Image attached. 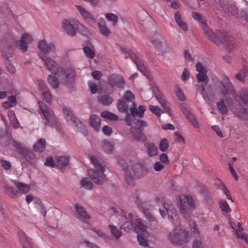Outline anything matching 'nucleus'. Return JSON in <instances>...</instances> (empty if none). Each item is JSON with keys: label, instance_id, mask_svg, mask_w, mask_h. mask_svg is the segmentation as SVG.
<instances>
[{"label": "nucleus", "instance_id": "nucleus-42", "mask_svg": "<svg viewBox=\"0 0 248 248\" xmlns=\"http://www.w3.org/2000/svg\"><path fill=\"white\" fill-rule=\"evenodd\" d=\"M238 225L239 228L236 231V232L237 233V237L244 240L248 245V235L244 232L241 233V232L243 231V228L242 227V225L240 223H238Z\"/></svg>", "mask_w": 248, "mask_h": 248}, {"label": "nucleus", "instance_id": "nucleus-25", "mask_svg": "<svg viewBox=\"0 0 248 248\" xmlns=\"http://www.w3.org/2000/svg\"><path fill=\"white\" fill-rule=\"evenodd\" d=\"M39 113L42 114L48 123L52 124L55 122V115L52 109H40Z\"/></svg>", "mask_w": 248, "mask_h": 248}, {"label": "nucleus", "instance_id": "nucleus-31", "mask_svg": "<svg viewBox=\"0 0 248 248\" xmlns=\"http://www.w3.org/2000/svg\"><path fill=\"white\" fill-rule=\"evenodd\" d=\"M46 140L45 139H40L33 146L34 150L36 152L41 153L43 152L46 148Z\"/></svg>", "mask_w": 248, "mask_h": 248}, {"label": "nucleus", "instance_id": "nucleus-53", "mask_svg": "<svg viewBox=\"0 0 248 248\" xmlns=\"http://www.w3.org/2000/svg\"><path fill=\"white\" fill-rule=\"evenodd\" d=\"M78 248H99L98 246L93 243L85 241L79 244Z\"/></svg>", "mask_w": 248, "mask_h": 248}, {"label": "nucleus", "instance_id": "nucleus-54", "mask_svg": "<svg viewBox=\"0 0 248 248\" xmlns=\"http://www.w3.org/2000/svg\"><path fill=\"white\" fill-rule=\"evenodd\" d=\"M192 248H204V245L200 237L195 238L193 241Z\"/></svg>", "mask_w": 248, "mask_h": 248}, {"label": "nucleus", "instance_id": "nucleus-30", "mask_svg": "<svg viewBox=\"0 0 248 248\" xmlns=\"http://www.w3.org/2000/svg\"><path fill=\"white\" fill-rule=\"evenodd\" d=\"M248 73V68L247 65H244L243 68L235 75V78L240 82H244Z\"/></svg>", "mask_w": 248, "mask_h": 248}, {"label": "nucleus", "instance_id": "nucleus-57", "mask_svg": "<svg viewBox=\"0 0 248 248\" xmlns=\"http://www.w3.org/2000/svg\"><path fill=\"white\" fill-rule=\"evenodd\" d=\"M219 206L222 211L226 212L227 213L230 212L231 209L229 207L228 204L226 202V201L224 200H222L219 202Z\"/></svg>", "mask_w": 248, "mask_h": 248}, {"label": "nucleus", "instance_id": "nucleus-28", "mask_svg": "<svg viewBox=\"0 0 248 248\" xmlns=\"http://www.w3.org/2000/svg\"><path fill=\"white\" fill-rule=\"evenodd\" d=\"M130 130L132 136L135 140L139 141L144 140H145V137L141 132V129L132 126Z\"/></svg>", "mask_w": 248, "mask_h": 248}, {"label": "nucleus", "instance_id": "nucleus-22", "mask_svg": "<svg viewBox=\"0 0 248 248\" xmlns=\"http://www.w3.org/2000/svg\"><path fill=\"white\" fill-rule=\"evenodd\" d=\"M4 193L12 198H17L19 196V192L16 188L10 186L8 184L3 186Z\"/></svg>", "mask_w": 248, "mask_h": 248}, {"label": "nucleus", "instance_id": "nucleus-43", "mask_svg": "<svg viewBox=\"0 0 248 248\" xmlns=\"http://www.w3.org/2000/svg\"><path fill=\"white\" fill-rule=\"evenodd\" d=\"M153 43L156 48L163 50L166 47L165 41L163 39H156L153 40Z\"/></svg>", "mask_w": 248, "mask_h": 248}, {"label": "nucleus", "instance_id": "nucleus-17", "mask_svg": "<svg viewBox=\"0 0 248 248\" xmlns=\"http://www.w3.org/2000/svg\"><path fill=\"white\" fill-rule=\"evenodd\" d=\"M38 46L42 53L39 54L46 56L51 52L55 50V46L53 43H47L46 40L40 41L38 43Z\"/></svg>", "mask_w": 248, "mask_h": 248}, {"label": "nucleus", "instance_id": "nucleus-64", "mask_svg": "<svg viewBox=\"0 0 248 248\" xmlns=\"http://www.w3.org/2000/svg\"><path fill=\"white\" fill-rule=\"evenodd\" d=\"M36 203L38 204V208L39 209L41 213L43 214L44 217H45L46 215V211L45 207L44 206L42 201L40 200H38Z\"/></svg>", "mask_w": 248, "mask_h": 248}, {"label": "nucleus", "instance_id": "nucleus-9", "mask_svg": "<svg viewBox=\"0 0 248 248\" xmlns=\"http://www.w3.org/2000/svg\"><path fill=\"white\" fill-rule=\"evenodd\" d=\"M63 113L64 114L66 120L70 122L72 124H74L75 126L77 127V131L80 132L83 135H85L87 133V130L80 120L72 112L71 109H63Z\"/></svg>", "mask_w": 248, "mask_h": 248}, {"label": "nucleus", "instance_id": "nucleus-12", "mask_svg": "<svg viewBox=\"0 0 248 248\" xmlns=\"http://www.w3.org/2000/svg\"><path fill=\"white\" fill-rule=\"evenodd\" d=\"M180 210L181 214H185L188 211L194 208V204L191 197L182 196L180 198Z\"/></svg>", "mask_w": 248, "mask_h": 248}, {"label": "nucleus", "instance_id": "nucleus-63", "mask_svg": "<svg viewBox=\"0 0 248 248\" xmlns=\"http://www.w3.org/2000/svg\"><path fill=\"white\" fill-rule=\"evenodd\" d=\"M134 124L138 126L137 128H139L141 130H142L144 127L147 126V123L146 121L139 119L136 120Z\"/></svg>", "mask_w": 248, "mask_h": 248}, {"label": "nucleus", "instance_id": "nucleus-23", "mask_svg": "<svg viewBox=\"0 0 248 248\" xmlns=\"http://www.w3.org/2000/svg\"><path fill=\"white\" fill-rule=\"evenodd\" d=\"M18 234L22 248H33L30 239L24 232L19 231Z\"/></svg>", "mask_w": 248, "mask_h": 248}, {"label": "nucleus", "instance_id": "nucleus-29", "mask_svg": "<svg viewBox=\"0 0 248 248\" xmlns=\"http://www.w3.org/2000/svg\"><path fill=\"white\" fill-rule=\"evenodd\" d=\"M113 98L108 94H103L97 96L99 103L106 106H108L112 103Z\"/></svg>", "mask_w": 248, "mask_h": 248}, {"label": "nucleus", "instance_id": "nucleus-16", "mask_svg": "<svg viewBox=\"0 0 248 248\" xmlns=\"http://www.w3.org/2000/svg\"><path fill=\"white\" fill-rule=\"evenodd\" d=\"M31 41L32 38L31 36L29 34L25 33L21 36L20 40L16 42V45L21 51L25 52L28 50V44L31 42Z\"/></svg>", "mask_w": 248, "mask_h": 248}, {"label": "nucleus", "instance_id": "nucleus-47", "mask_svg": "<svg viewBox=\"0 0 248 248\" xmlns=\"http://www.w3.org/2000/svg\"><path fill=\"white\" fill-rule=\"evenodd\" d=\"M48 83L53 88H57L59 87V83L58 79L53 75H49L47 78Z\"/></svg>", "mask_w": 248, "mask_h": 248}, {"label": "nucleus", "instance_id": "nucleus-56", "mask_svg": "<svg viewBox=\"0 0 248 248\" xmlns=\"http://www.w3.org/2000/svg\"><path fill=\"white\" fill-rule=\"evenodd\" d=\"M169 142L166 139H163L159 143V148L162 152H165L169 148Z\"/></svg>", "mask_w": 248, "mask_h": 248}, {"label": "nucleus", "instance_id": "nucleus-35", "mask_svg": "<svg viewBox=\"0 0 248 248\" xmlns=\"http://www.w3.org/2000/svg\"><path fill=\"white\" fill-rule=\"evenodd\" d=\"M12 182L22 193L25 194L29 191V186L25 183L19 182L17 180H13Z\"/></svg>", "mask_w": 248, "mask_h": 248}, {"label": "nucleus", "instance_id": "nucleus-14", "mask_svg": "<svg viewBox=\"0 0 248 248\" xmlns=\"http://www.w3.org/2000/svg\"><path fill=\"white\" fill-rule=\"evenodd\" d=\"M75 21H78L75 19L68 20L63 19L62 21V25L63 29L66 32L67 34L71 36H75L77 33V27Z\"/></svg>", "mask_w": 248, "mask_h": 248}, {"label": "nucleus", "instance_id": "nucleus-11", "mask_svg": "<svg viewBox=\"0 0 248 248\" xmlns=\"http://www.w3.org/2000/svg\"><path fill=\"white\" fill-rule=\"evenodd\" d=\"M105 170H94L90 169L88 170V174L90 178L97 185H101L107 180L106 175L104 174Z\"/></svg>", "mask_w": 248, "mask_h": 248}, {"label": "nucleus", "instance_id": "nucleus-13", "mask_svg": "<svg viewBox=\"0 0 248 248\" xmlns=\"http://www.w3.org/2000/svg\"><path fill=\"white\" fill-rule=\"evenodd\" d=\"M107 80L109 85L112 87L123 89L125 86L124 79L119 74H111L108 77Z\"/></svg>", "mask_w": 248, "mask_h": 248}, {"label": "nucleus", "instance_id": "nucleus-8", "mask_svg": "<svg viewBox=\"0 0 248 248\" xmlns=\"http://www.w3.org/2000/svg\"><path fill=\"white\" fill-rule=\"evenodd\" d=\"M134 100V93L130 91L127 90L124 92L122 99L118 100L117 108H137Z\"/></svg>", "mask_w": 248, "mask_h": 248}, {"label": "nucleus", "instance_id": "nucleus-50", "mask_svg": "<svg viewBox=\"0 0 248 248\" xmlns=\"http://www.w3.org/2000/svg\"><path fill=\"white\" fill-rule=\"evenodd\" d=\"M2 57L8 61V59L13 57V52L10 47H8L7 49L4 48L1 50Z\"/></svg>", "mask_w": 248, "mask_h": 248}, {"label": "nucleus", "instance_id": "nucleus-51", "mask_svg": "<svg viewBox=\"0 0 248 248\" xmlns=\"http://www.w3.org/2000/svg\"><path fill=\"white\" fill-rule=\"evenodd\" d=\"M174 91L175 94L179 100L181 101H185L186 100V97L183 93L182 90L178 85H175L174 87Z\"/></svg>", "mask_w": 248, "mask_h": 248}, {"label": "nucleus", "instance_id": "nucleus-26", "mask_svg": "<svg viewBox=\"0 0 248 248\" xmlns=\"http://www.w3.org/2000/svg\"><path fill=\"white\" fill-rule=\"evenodd\" d=\"M142 212L144 213L146 219L149 221L150 225L152 226L154 229L156 228L157 225V221L155 217L151 214L150 211L146 209L141 208Z\"/></svg>", "mask_w": 248, "mask_h": 248}, {"label": "nucleus", "instance_id": "nucleus-33", "mask_svg": "<svg viewBox=\"0 0 248 248\" xmlns=\"http://www.w3.org/2000/svg\"><path fill=\"white\" fill-rule=\"evenodd\" d=\"M175 20L178 26L184 31H186L187 30V26L186 22H184L181 19V16L179 12L177 11L175 14Z\"/></svg>", "mask_w": 248, "mask_h": 248}, {"label": "nucleus", "instance_id": "nucleus-59", "mask_svg": "<svg viewBox=\"0 0 248 248\" xmlns=\"http://www.w3.org/2000/svg\"><path fill=\"white\" fill-rule=\"evenodd\" d=\"M42 96L44 99L47 102L50 103L52 100V94L49 89L46 91H43L42 93Z\"/></svg>", "mask_w": 248, "mask_h": 248}, {"label": "nucleus", "instance_id": "nucleus-32", "mask_svg": "<svg viewBox=\"0 0 248 248\" xmlns=\"http://www.w3.org/2000/svg\"><path fill=\"white\" fill-rule=\"evenodd\" d=\"M74 206L76 209L77 212L80 217L86 219H89L90 218V216L87 214L86 210L83 207L80 206L78 203L75 204Z\"/></svg>", "mask_w": 248, "mask_h": 248}, {"label": "nucleus", "instance_id": "nucleus-19", "mask_svg": "<svg viewBox=\"0 0 248 248\" xmlns=\"http://www.w3.org/2000/svg\"><path fill=\"white\" fill-rule=\"evenodd\" d=\"M163 207L168 215L170 219L173 218V216L177 217L176 210L174 206L170 202L165 201L163 204Z\"/></svg>", "mask_w": 248, "mask_h": 248}, {"label": "nucleus", "instance_id": "nucleus-7", "mask_svg": "<svg viewBox=\"0 0 248 248\" xmlns=\"http://www.w3.org/2000/svg\"><path fill=\"white\" fill-rule=\"evenodd\" d=\"M14 145L16 147L17 152L27 162L32 165L36 164L37 158L36 155L32 151L19 142L14 141Z\"/></svg>", "mask_w": 248, "mask_h": 248}, {"label": "nucleus", "instance_id": "nucleus-1", "mask_svg": "<svg viewBox=\"0 0 248 248\" xmlns=\"http://www.w3.org/2000/svg\"><path fill=\"white\" fill-rule=\"evenodd\" d=\"M131 59L136 64L138 70L146 77L149 80L151 89L154 93L158 101L163 108H170L167 105L166 99L161 92L158 89L154 79L153 76L151 75L145 66L140 55L137 52H131L129 54Z\"/></svg>", "mask_w": 248, "mask_h": 248}, {"label": "nucleus", "instance_id": "nucleus-58", "mask_svg": "<svg viewBox=\"0 0 248 248\" xmlns=\"http://www.w3.org/2000/svg\"><path fill=\"white\" fill-rule=\"evenodd\" d=\"M135 225L136 227L141 231H145L147 228L146 225L141 218H138L136 220Z\"/></svg>", "mask_w": 248, "mask_h": 248}, {"label": "nucleus", "instance_id": "nucleus-27", "mask_svg": "<svg viewBox=\"0 0 248 248\" xmlns=\"http://www.w3.org/2000/svg\"><path fill=\"white\" fill-rule=\"evenodd\" d=\"M69 163V157L64 155L58 157L56 161V166L59 169H62Z\"/></svg>", "mask_w": 248, "mask_h": 248}, {"label": "nucleus", "instance_id": "nucleus-52", "mask_svg": "<svg viewBox=\"0 0 248 248\" xmlns=\"http://www.w3.org/2000/svg\"><path fill=\"white\" fill-rule=\"evenodd\" d=\"M192 16L195 20L201 23V26L202 27L204 26V24H206V21L203 18L201 14L196 12H192Z\"/></svg>", "mask_w": 248, "mask_h": 248}, {"label": "nucleus", "instance_id": "nucleus-60", "mask_svg": "<svg viewBox=\"0 0 248 248\" xmlns=\"http://www.w3.org/2000/svg\"><path fill=\"white\" fill-rule=\"evenodd\" d=\"M116 159L118 164L120 165L122 169L125 172V170H127L126 169V168L127 167V164L125 160L119 156L117 157Z\"/></svg>", "mask_w": 248, "mask_h": 248}, {"label": "nucleus", "instance_id": "nucleus-62", "mask_svg": "<svg viewBox=\"0 0 248 248\" xmlns=\"http://www.w3.org/2000/svg\"><path fill=\"white\" fill-rule=\"evenodd\" d=\"M137 240L140 245L143 247H146L148 246V240L143 237L141 235L138 234Z\"/></svg>", "mask_w": 248, "mask_h": 248}, {"label": "nucleus", "instance_id": "nucleus-10", "mask_svg": "<svg viewBox=\"0 0 248 248\" xmlns=\"http://www.w3.org/2000/svg\"><path fill=\"white\" fill-rule=\"evenodd\" d=\"M146 109H119L122 112L126 113L124 121L128 125L135 124L137 117L142 118Z\"/></svg>", "mask_w": 248, "mask_h": 248}, {"label": "nucleus", "instance_id": "nucleus-6", "mask_svg": "<svg viewBox=\"0 0 248 248\" xmlns=\"http://www.w3.org/2000/svg\"><path fill=\"white\" fill-rule=\"evenodd\" d=\"M167 237L172 244L180 246L188 242L189 235V232L185 230L176 228L168 233Z\"/></svg>", "mask_w": 248, "mask_h": 248}, {"label": "nucleus", "instance_id": "nucleus-21", "mask_svg": "<svg viewBox=\"0 0 248 248\" xmlns=\"http://www.w3.org/2000/svg\"><path fill=\"white\" fill-rule=\"evenodd\" d=\"M207 72L198 73L196 77V78L199 82H203L202 87H200L198 89V91L201 92V93L204 92V85H206L209 81V78L206 75Z\"/></svg>", "mask_w": 248, "mask_h": 248}, {"label": "nucleus", "instance_id": "nucleus-44", "mask_svg": "<svg viewBox=\"0 0 248 248\" xmlns=\"http://www.w3.org/2000/svg\"><path fill=\"white\" fill-rule=\"evenodd\" d=\"M76 23V27H77V30H78L82 34L88 36L90 34V32L88 29L83 25L81 24L78 21H75Z\"/></svg>", "mask_w": 248, "mask_h": 248}, {"label": "nucleus", "instance_id": "nucleus-39", "mask_svg": "<svg viewBox=\"0 0 248 248\" xmlns=\"http://www.w3.org/2000/svg\"><path fill=\"white\" fill-rule=\"evenodd\" d=\"M102 148L103 150L107 153H112L113 146L110 142L106 140H104L102 142Z\"/></svg>", "mask_w": 248, "mask_h": 248}, {"label": "nucleus", "instance_id": "nucleus-40", "mask_svg": "<svg viewBox=\"0 0 248 248\" xmlns=\"http://www.w3.org/2000/svg\"><path fill=\"white\" fill-rule=\"evenodd\" d=\"M101 116L105 119L110 120L117 121L119 119L118 117L116 115L108 111H103L101 113Z\"/></svg>", "mask_w": 248, "mask_h": 248}, {"label": "nucleus", "instance_id": "nucleus-15", "mask_svg": "<svg viewBox=\"0 0 248 248\" xmlns=\"http://www.w3.org/2000/svg\"><path fill=\"white\" fill-rule=\"evenodd\" d=\"M76 7L82 17L89 24L93 26L95 24V18L90 12L80 5H77Z\"/></svg>", "mask_w": 248, "mask_h": 248}, {"label": "nucleus", "instance_id": "nucleus-4", "mask_svg": "<svg viewBox=\"0 0 248 248\" xmlns=\"http://www.w3.org/2000/svg\"><path fill=\"white\" fill-rule=\"evenodd\" d=\"M232 86V84L229 78L227 76H225L221 82L220 86V89L225 101L223 98H221L217 103L218 108H227V107H231L232 101L231 98L227 96V95L233 92Z\"/></svg>", "mask_w": 248, "mask_h": 248}, {"label": "nucleus", "instance_id": "nucleus-49", "mask_svg": "<svg viewBox=\"0 0 248 248\" xmlns=\"http://www.w3.org/2000/svg\"><path fill=\"white\" fill-rule=\"evenodd\" d=\"M5 131L4 129H0V143L4 146H7L9 143V140L7 136H5Z\"/></svg>", "mask_w": 248, "mask_h": 248}, {"label": "nucleus", "instance_id": "nucleus-55", "mask_svg": "<svg viewBox=\"0 0 248 248\" xmlns=\"http://www.w3.org/2000/svg\"><path fill=\"white\" fill-rule=\"evenodd\" d=\"M105 17L108 21H112L114 25H115L118 21V17L117 15L114 14L107 13L105 14Z\"/></svg>", "mask_w": 248, "mask_h": 248}, {"label": "nucleus", "instance_id": "nucleus-20", "mask_svg": "<svg viewBox=\"0 0 248 248\" xmlns=\"http://www.w3.org/2000/svg\"><path fill=\"white\" fill-rule=\"evenodd\" d=\"M183 113L188 119L189 122L195 128L199 127V124L198 122L196 117L192 113L191 109H182Z\"/></svg>", "mask_w": 248, "mask_h": 248}, {"label": "nucleus", "instance_id": "nucleus-37", "mask_svg": "<svg viewBox=\"0 0 248 248\" xmlns=\"http://www.w3.org/2000/svg\"><path fill=\"white\" fill-rule=\"evenodd\" d=\"M9 121L13 124V126L16 128L18 126V123L17 118L15 116V113L12 110H8L6 112Z\"/></svg>", "mask_w": 248, "mask_h": 248}, {"label": "nucleus", "instance_id": "nucleus-24", "mask_svg": "<svg viewBox=\"0 0 248 248\" xmlns=\"http://www.w3.org/2000/svg\"><path fill=\"white\" fill-rule=\"evenodd\" d=\"M98 25L99 30L103 36L106 37L110 34V30L107 27L106 22L103 18H100L99 20Z\"/></svg>", "mask_w": 248, "mask_h": 248}, {"label": "nucleus", "instance_id": "nucleus-34", "mask_svg": "<svg viewBox=\"0 0 248 248\" xmlns=\"http://www.w3.org/2000/svg\"><path fill=\"white\" fill-rule=\"evenodd\" d=\"M80 184L83 188L88 190H92L93 188V183L87 177H83L80 181Z\"/></svg>", "mask_w": 248, "mask_h": 248}, {"label": "nucleus", "instance_id": "nucleus-36", "mask_svg": "<svg viewBox=\"0 0 248 248\" xmlns=\"http://www.w3.org/2000/svg\"><path fill=\"white\" fill-rule=\"evenodd\" d=\"M233 113L240 119L248 121V109H233Z\"/></svg>", "mask_w": 248, "mask_h": 248}, {"label": "nucleus", "instance_id": "nucleus-45", "mask_svg": "<svg viewBox=\"0 0 248 248\" xmlns=\"http://www.w3.org/2000/svg\"><path fill=\"white\" fill-rule=\"evenodd\" d=\"M91 161L95 168V170H105V168L102 166L99 160L95 156L92 155L91 157Z\"/></svg>", "mask_w": 248, "mask_h": 248}, {"label": "nucleus", "instance_id": "nucleus-2", "mask_svg": "<svg viewBox=\"0 0 248 248\" xmlns=\"http://www.w3.org/2000/svg\"><path fill=\"white\" fill-rule=\"evenodd\" d=\"M39 57L44 62L45 66L51 73L60 76H63L66 84L73 82L76 76L74 68L67 67L63 69L57 62L50 58H46V56L41 54H39Z\"/></svg>", "mask_w": 248, "mask_h": 248}, {"label": "nucleus", "instance_id": "nucleus-48", "mask_svg": "<svg viewBox=\"0 0 248 248\" xmlns=\"http://www.w3.org/2000/svg\"><path fill=\"white\" fill-rule=\"evenodd\" d=\"M108 228L110 230L112 235L115 237V239H118L121 237L122 233L116 226L112 225H109Z\"/></svg>", "mask_w": 248, "mask_h": 248}, {"label": "nucleus", "instance_id": "nucleus-41", "mask_svg": "<svg viewBox=\"0 0 248 248\" xmlns=\"http://www.w3.org/2000/svg\"><path fill=\"white\" fill-rule=\"evenodd\" d=\"M147 155L149 156H154L157 154V149L153 143H149L147 145Z\"/></svg>", "mask_w": 248, "mask_h": 248}, {"label": "nucleus", "instance_id": "nucleus-18", "mask_svg": "<svg viewBox=\"0 0 248 248\" xmlns=\"http://www.w3.org/2000/svg\"><path fill=\"white\" fill-rule=\"evenodd\" d=\"M219 4L222 9L225 13H231L232 16H236L238 15L237 7L236 6L234 3H232L230 5H229L226 1L224 0H219Z\"/></svg>", "mask_w": 248, "mask_h": 248}, {"label": "nucleus", "instance_id": "nucleus-3", "mask_svg": "<svg viewBox=\"0 0 248 248\" xmlns=\"http://www.w3.org/2000/svg\"><path fill=\"white\" fill-rule=\"evenodd\" d=\"M202 28L205 37L209 40L213 41L217 45L225 44L229 51L236 47L237 45L235 40L233 37H230L228 33L222 32L221 31H217L216 33H215L207 26L206 24H204V26Z\"/></svg>", "mask_w": 248, "mask_h": 248}, {"label": "nucleus", "instance_id": "nucleus-5", "mask_svg": "<svg viewBox=\"0 0 248 248\" xmlns=\"http://www.w3.org/2000/svg\"><path fill=\"white\" fill-rule=\"evenodd\" d=\"M148 169L140 164H135L130 169L125 170L124 178L126 183L129 185L132 180L145 176L148 173Z\"/></svg>", "mask_w": 248, "mask_h": 248}, {"label": "nucleus", "instance_id": "nucleus-46", "mask_svg": "<svg viewBox=\"0 0 248 248\" xmlns=\"http://www.w3.org/2000/svg\"><path fill=\"white\" fill-rule=\"evenodd\" d=\"M85 55L90 59H93L95 56V52L93 47L84 46L83 48Z\"/></svg>", "mask_w": 248, "mask_h": 248}, {"label": "nucleus", "instance_id": "nucleus-61", "mask_svg": "<svg viewBox=\"0 0 248 248\" xmlns=\"http://www.w3.org/2000/svg\"><path fill=\"white\" fill-rule=\"evenodd\" d=\"M36 84L39 87V89L41 90L42 93L43 92V91H46L48 89L47 88V86L46 83L44 81L41 79H37L36 82Z\"/></svg>", "mask_w": 248, "mask_h": 248}, {"label": "nucleus", "instance_id": "nucleus-38", "mask_svg": "<svg viewBox=\"0 0 248 248\" xmlns=\"http://www.w3.org/2000/svg\"><path fill=\"white\" fill-rule=\"evenodd\" d=\"M90 123L91 125L94 128L97 129L99 127L101 119L100 117L96 115L93 114L90 116Z\"/></svg>", "mask_w": 248, "mask_h": 248}]
</instances>
